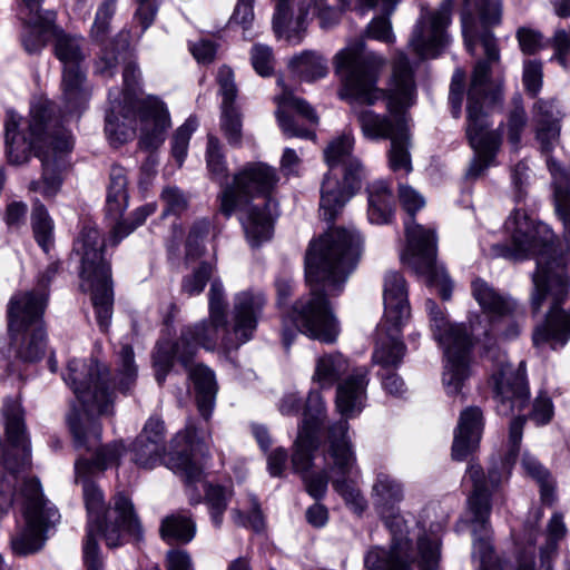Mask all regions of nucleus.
Wrapping results in <instances>:
<instances>
[{
  "label": "nucleus",
  "mask_w": 570,
  "mask_h": 570,
  "mask_svg": "<svg viewBox=\"0 0 570 570\" xmlns=\"http://www.w3.org/2000/svg\"><path fill=\"white\" fill-rule=\"evenodd\" d=\"M386 65L383 57L366 51L364 43L356 42L340 50L334 57L335 72L342 77L338 96L351 106H373L387 98L389 115L371 109L356 111V120L364 138L373 141L391 139L399 126H409L404 110L414 104L415 83L409 58L400 52L394 62L389 89L377 87V80Z\"/></svg>",
  "instance_id": "1"
},
{
  "label": "nucleus",
  "mask_w": 570,
  "mask_h": 570,
  "mask_svg": "<svg viewBox=\"0 0 570 570\" xmlns=\"http://www.w3.org/2000/svg\"><path fill=\"white\" fill-rule=\"evenodd\" d=\"M363 248L361 235L352 228H333L311 242L305 256L309 294L293 306L296 330L283 328V344L289 348L297 332L323 343H334L340 333L327 298L338 295L356 267Z\"/></svg>",
  "instance_id": "2"
},
{
  "label": "nucleus",
  "mask_w": 570,
  "mask_h": 570,
  "mask_svg": "<svg viewBox=\"0 0 570 570\" xmlns=\"http://www.w3.org/2000/svg\"><path fill=\"white\" fill-rule=\"evenodd\" d=\"M504 228L510 234L512 246L495 245L497 255L514 261L531 256L537 259V271L532 276V311L539 312L544 299L551 297L546 323L533 333V343L549 342L552 347L563 346L570 338V309L561 307L568 297L569 281L558 256L553 234L546 225L532 222L521 209L510 214Z\"/></svg>",
  "instance_id": "3"
},
{
  "label": "nucleus",
  "mask_w": 570,
  "mask_h": 570,
  "mask_svg": "<svg viewBox=\"0 0 570 570\" xmlns=\"http://www.w3.org/2000/svg\"><path fill=\"white\" fill-rule=\"evenodd\" d=\"M50 109L47 104L31 108L30 118L23 119L8 110L4 121L7 156L11 164L21 165L30 158L31 151L42 164L41 180L29 184L30 191H39L45 197L55 196L61 185L59 161L73 147L71 134L63 127L49 129Z\"/></svg>",
  "instance_id": "4"
},
{
  "label": "nucleus",
  "mask_w": 570,
  "mask_h": 570,
  "mask_svg": "<svg viewBox=\"0 0 570 570\" xmlns=\"http://www.w3.org/2000/svg\"><path fill=\"white\" fill-rule=\"evenodd\" d=\"M138 67L128 62L124 68V90L110 91V109L106 115L105 132L114 146H119L135 136L136 116L142 124L139 139L140 148L157 149L165 140V132L170 126L169 112L157 97L138 98Z\"/></svg>",
  "instance_id": "5"
},
{
  "label": "nucleus",
  "mask_w": 570,
  "mask_h": 570,
  "mask_svg": "<svg viewBox=\"0 0 570 570\" xmlns=\"http://www.w3.org/2000/svg\"><path fill=\"white\" fill-rule=\"evenodd\" d=\"M366 385L367 379L364 370L356 371L338 384L336 407L345 419L332 424L328 428L326 438L325 460L328 468L341 476L334 479L332 485L343 497L346 504L351 505L357 513H362L365 510L366 501L361 491L345 479L356 466V455L352 441L347 435V419L361 412Z\"/></svg>",
  "instance_id": "6"
},
{
  "label": "nucleus",
  "mask_w": 570,
  "mask_h": 570,
  "mask_svg": "<svg viewBox=\"0 0 570 570\" xmlns=\"http://www.w3.org/2000/svg\"><path fill=\"white\" fill-rule=\"evenodd\" d=\"M63 380L83 406V413L73 409L67 416L75 446L91 451L101 436V425L92 416L94 413L99 416L114 414V394L109 391V368L94 360L89 364L72 360L68 364Z\"/></svg>",
  "instance_id": "7"
},
{
  "label": "nucleus",
  "mask_w": 570,
  "mask_h": 570,
  "mask_svg": "<svg viewBox=\"0 0 570 570\" xmlns=\"http://www.w3.org/2000/svg\"><path fill=\"white\" fill-rule=\"evenodd\" d=\"M462 28L468 50L473 53L479 41L485 58L479 60L473 69L468 90V106H490L501 99L500 90L494 88L491 71L500 62V50L490 27L501 21L502 7L499 0H464Z\"/></svg>",
  "instance_id": "8"
},
{
  "label": "nucleus",
  "mask_w": 570,
  "mask_h": 570,
  "mask_svg": "<svg viewBox=\"0 0 570 570\" xmlns=\"http://www.w3.org/2000/svg\"><path fill=\"white\" fill-rule=\"evenodd\" d=\"M82 478L83 499L88 512L83 560L87 570H104L96 534H101L109 548H116L122 544L125 535L140 539L141 524L128 497L124 493L116 494L112 507L106 509L100 489L87 476Z\"/></svg>",
  "instance_id": "9"
},
{
  "label": "nucleus",
  "mask_w": 570,
  "mask_h": 570,
  "mask_svg": "<svg viewBox=\"0 0 570 570\" xmlns=\"http://www.w3.org/2000/svg\"><path fill=\"white\" fill-rule=\"evenodd\" d=\"M106 239L95 225H85L75 243L80 256V287L91 294L96 318L101 331H107L112 316V281L109 262L105 258Z\"/></svg>",
  "instance_id": "10"
},
{
  "label": "nucleus",
  "mask_w": 570,
  "mask_h": 570,
  "mask_svg": "<svg viewBox=\"0 0 570 570\" xmlns=\"http://www.w3.org/2000/svg\"><path fill=\"white\" fill-rule=\"evenodd\" d=\"M400 202L410 219L405 222V235L407 242L406 253L402 259L416 273L426 277L430 286H435L440 296L448 301L452 295V283L442 266L436 264V237L432 229L413 222V215L421 209L424 198L410 186H400Z\"/></svg>",
  "instance_id": "11"
},
{
  "label": "nucleus",
  "mask_w": 570,
  "mask_h": 570,
  "mask_svg": "<svg viewBox=\"0 0 570 570\" xmlns=\"http://www.w3.org/2000/svg\"><path fill=\"white\" fill-rule=\"evenodd\" d=\"M354 137L342 134L324 149L328 167L321 185V210L333 220L356 189L360 188L362 165L353 155Z\"/></svg>",
  "instance_id": "12"
},
{
  "label": "nucleus",
  "mask_w": 570,
  "mask_h": 570,
  "mask_svg": "<svg viewBox=\"0 0 570 570\" xmlns=\"http://www.w3.org/2000/svg\"><path fill=\"white\" fill-rule=\"evenodd\" d=\"M426 311L435 340L444 350L446 364L443 372V384L449 394H458L464 381L470 376L471 337L462 324L448 323L443 312L433 299H426Z\"/></svg>",
  "instance_id": "13"
},
{
  "label": "nucleus",
  "mask_w": 570,
  "mask_h": 570,
  "mask_svg": "<svg viewBox=\"0 0 570 570\" xmlns=\"http://www.w3.org/2000/svg\"><path fill=\"white\" fill-rule=\"evenodd\" d=\"M26 528L11 540L16 554L27 556L40 550L45 543L43 533L55 524L60 515L53 508L47 507L38 480H26L20 490Z\"/></svg>",
  "instance_id": "14"
},
{
  "label": "nucleus",
  "mask_w": 570,
  "mask_h": 570,
  "mask_svg": "<svg viewBox=\"0 0 570 570\" xmlns=\"http://www.w3.org/2000/svg\"><path fill=\"white\" fill-rule=\"evenodd\" d=\"M6 421V435L12 450H16L19 458L13 462V454L7 452L4 466L8 473L0 481V511L6 512L12 504L16 495V473L30 463V442L24 424V413L19 402L7 400L2 407Z\"/></svg>",
  "instance_id": "15"
},
{
  "label": "nucleus",
  "mask_w": 570,
  "mask_h": 570,
  "mask_svg": "<svg viewBox=\"0 0 570 570\" xmlns=\"http://www.w3.org/2000/svg\"><path fill=\"white\" fill-rule=\"evenodd\" d=\"M488 357L494 364L492 386L497 413L509 416L515 410L521 411L530 395L524 361H521L518 367H513L507 355L495 350H489Z\"/></svg>",
  "instance_id": "16"
},
{
  "label": "nucleus",
  "mask_w": 570,
  "mask_h": 570,
  "mask_svg": "<svg viewBox=\"0 0 570 570\" xmlns=\"http://www.w3.org/2000/svg\"><path fill=\"white\" fill-rule=\"evenodd\" d=\"M302 2L298 13L294 17L288 0H276V9L273 18V28L278 37H285L289 42L299 43L306 29V17L312 4L318 10L321 26L332 27L341 19L342 11L348 4V0H306Z\"/></svg>",
  "instance_id": "17"
},
{
  "label": "nucleus",
  "mask_w": 570,
  "mask_h": 570,
  "mask_svg": "<svg viewBox=\"0 0 570 570\" xmlns=\"http://www.w3.org/2000/svg\"><path fill=\"white\" fill-rule=\"evenodd\" d=\"M278 181L276 171L263 163L246 165L234 176L232 185L225 187L220 196V212L229 217L234 210L246 205L250 198H271V191Z\"/></svg>",
  "instance_id": "18"
},
{
  "label": "nucleus",
  "mask_w": 570,
  "mask_h": 570,
  "mask_svg": "<svg viewBox=\"0 0 570 570\" xmlns=\"http://www.w3.org/2000/svg\"><path fill=\"white\" fill-rule=\"evenodd\" d=\"M452 0H444L436 10L421 8L409 45L421 59L438 57L448 43L446 28L451 21Z\"/></svg>",
  "instance_id": "19"
},
{
  "label": "nucleus",
  "mask_w": 570,
  "mask_h": 570,
  "mask_svg": "<svg viewBox=\"0 0 570 570\" xmlns=\"http://www.w3.org/2000/svg\"><path fill=\"white\" fill-rule=\"evenodd\" d=\"M265 305L266 297L261 292L249 289L234 296L230 334L223 338L227 351L237 350L254 337Z\"/></svg>",
  "instance_id": "20"
},
{
  "label": "nucleus",
  "mask_w": 570,
  "mask_h": 570,
  "mask_svg": "<svg viewBox=\"0 0 570 570\" xmlns=\"http://www.w3.org/2000/svg\"><path fill=\"white\" fill-rule=\"evenodd\" d=\"M227 334H230L227 321L216 322L209 315L207 320L185 326L179 336V346L184 347L181 360L191 362L200 347L214 351Z\"/></svg>",
  "instance_id": "21"
},
{
  "label": "nucleus",
  "mask_w": 570,
  "mask_h": 570,
  "mask_svg": "<svg viewBox=\"0 0 570 570\" xmlns=\"http://www.w3.org/2000/svg\"><path fill=\"white\" fill-rule=\"evenodd\" d=\"M48 295L35 289L14 294L8 306V326L10 333H20L29 327L42 326L41 317Z\"/></svg>",
  "instance_id": "22"
},
{
  "label": "nucleus",
  "mask_w": 570,
  "mask_h": 570,
  "mask_svg": "<svg viewBox=\"0 0 570 570\" xmlns=\"http://www.w3.org/2000/svg\"><path fill=\"white\" fill-rule=\"evenodd\" d=\"M165 450L164 422L150 417L132 444V460L140 468L151 469L161 460Z\"/></svg>",
  "instance_id": "23"
},
{
  "label": "nucleus",
  "mask_w": 570,
  "mask_h": 570,
  "mask_svg": "<svg viewBox=\"0 0 570 570\" xmlns=\"http://www.w3.org/2000/svg\"><path fill=\"white\" fill-rule=\"evenodd\" d=\"M278 83L283 87L281 95L275 97L277 104L276 117L283 132L287 137H312L313 132L307 129L297 128L294 126L293 119L286 114L288 110H295L302 117L312 124L318 122V117L312 106L304 99L296 97L287 87L279 80Z\"/></svg>",
  "instance_id": "24"
},
{
  "label": "nucleus",
  "mask_w": 570,
  "mask_h": 570,
  "mask_svg": "<svg viewBox=\"0 0 570 570\" xmlns=\"http://www.w3.org/2000/svg\"><path fill=\"white\" fill-rule=\"evenodd\" d=\"M483 429L482 411L478 406L463 410L459 417L456 433L452 445V458L464 460L479 445Z\"/></svg>",
  "instance_id": "25"
},
{
  "label": "nucleus",
  "mask_w": 570,
  "mask_h": 570,
  "mask_svg": "<svg viewBox=\"0 0 570 570\" xmlns=\"http://www.w3.org/2000/svg\"><path fill=\"white\" fill-rule=\"evenodd\" d=\"M275 208L276 204L272 198L263 199L261 204L246 207L242 217V225L252 246H259L271 239Z\"/></svg>",
  "instance_id": "26"
},
{
  "label": "nucleus",
  "mask_w": 570,
  "mask_h": 570,
  "mask_svg": "<svg viewBox=\"0 0 570 570\" xmlns=\"http://www.w3.org/2000/svg\"><path fill=\"white\" fill-rule=\"evenodd\" d=\"M384 320L390 324H403L410 317L407 288L404 277L397 272H389L383 287Z\"/></svg>",
  "instance_id": "27"
},
{
  "label": "nucleus",
  "mask_w": 570,
  "mask_h": 570,
  "mask_svg": "<svg viewBox=\"0 0 570 570\" xmlns=\"http://www.w3.org/2000/svg\"><path fill=\"white\" fill-rule=\"evenodd\" d=\"M401 326L402 324H390L385 321L377 326L373 361L385 371L396 367L405 354V345L400 340Z\"/></svg>",
  "instance_id": "28"
},
{
  "label": "nucleus",
  "mask_w": 570,
  "mask_h": 570,
  "mask_svg": "<svg viewBox=\"0 0 570 570\" xmlns=\"http://www.w3.org/2000/svg\"><path fill=\"white\" fill-rule=\"evenodd\" d=\"M371 499L380 515H389L404 499L403 485L393 475L383 471L376 472L371 489Z\"/></svg>",
  "instance_id": "29"
},
{
  "label": "nucleus",
  "mask_w": 570,
  "mask_h": 570,
  "mask_svg": "<svg viewBox=\"0 0 570 570\" xmlns=\"http://www.w3.org/2000/svg\"><path fill=\"white\" fill-rule=\"evenodd\" d=\"M318 424L305 420L298 429L292 453V466L301 475L311 471L313 466V454L318 449Z\"/></svg>",
  "instance_id": "30"
},
{
  "label": "nucleus",
  "mask_w": 570,
  "mask_h": 570,
  "mask_svg": "<svg viewBox=\"0 0 570 570\" xmlns=\"http://www.w3.org/2000/svg\"><path fill=\"white\" fill-rule=\"evenodd\" d=\"M188 376L196 391V403L200 415L208 420L212 415L217 393L214 372L204 364H189Z\"/></svg>",
  "instance_id": "31"
},
{
  "label": "nucleus",
  "mask_w": 570,
  "mask_h": 570,
  "mask_svg": "<svg viewBox=\"0 0 570 570\" xmlns=\"http://www.w3.org/2000/svg\"><path fill=\"white\" fill-rule=\"evenodd\" d=\"M537 139L544 153L551 150L559 137V111L553 100H539L534 105Z\"/></svg>",
  "instance_id": "32"
},
{
  "label": "nucleus",
  "mask_w": 570,
  "mask_h": 570,
  "mask_svg": "<svg viewBox=\"0 0 570 570\" xmlns=\"http://www.w3.org/2000/svg\"><path fill=\"white\" fill-rule=\"evenodd\" d=\"M126 448L121 441H114L106 445L95 449L92 459H79L75 463L77 478L88 476L96 472H102L106 469L118 465Z\"/></svg>",
  "instance_id": "33"
},
{
  "label": "nucleus",
  "mask_w": 570,
  "mask_h": 570,
  "mask_svg": "<svg viewBox=\"0 0 570 570\" xmlns=\"http://www.w3.org/2000/svg\"><path fill=\"white\" fill-rule=\"evenodd\" d=\"M472 295L483 312L492 317L507 316L514 309V303L508 296L481 278L472 282Z\"/></svg>",
  "instance_id": "34"
},
{
  "label": "nucleus",
  "mask_w": 570,
  "mask_h": 570,
  "mask_svg": "<svg viewBox=\"0 0 570 570\" xmlns=\"http://www.w3.org/2000/svg\"><path fill=\"white\" fill-rule=\"evenodd\" d=\"M61 88L62 101L68 112L79 110L89 99L83 68L63 69Z\"/></svg>",
  "instance_id": "35"
},
{
  "label": "nucleus",
  "mask_w": 570,
  "mask_h": 570,
  "mask_svg": "<svg viewBox=\"0 0 570 570\" xmlns=\"http://www.w3.org/2000/svg\"><path fill=\"white\" fill-rule=\"evenodd\" d=\"M85 45V39L79 36L63 31L55 33L53 51L63 69L82 68L87 58Z\"/></svg>",
  "instance_id": "36"
},
{
  "label": "nucleus",
  "mask_w": 570,
  "mask_h": 570,
  "mask_svg": "<svg viewBox=\"0 0 570 570\" xmlns=\"http://www.w3.org/2000/svg\"><path fill=\"white\" fill-rule=\"evenodd\" d=\"M367 216L373 224H387L394 213V197L392 190L384 181L373 183L367 188Z\"/></svg>",
  "instance_id": "37"
},
{
  "label": "nucleus",
  "mask_w": 570,
  "mask_h": 570,
  "mask_svg": "<svg viewBox=\"0 0 570 570\" xmlns=\"http://www.w3.org/2000/svg\"><path fill=\"white\" fill-rule=\"evenodd\" d=\"M16 355L23 362H37L45 354V331L42 326L29 327L20 333H10Z\"/></svg>",
  "instance_id": "38"
},
{
  "label": "nucleus",
  "mask_w": 570,
  "mask_h": 570,
  "mask_svg": "<svg viewBox=\"0 0 570 570\" xmlns=\"http://www.w3.org/2000/svg\"><path fill=\"white\" fill-rule=\"evenodd\" d=\"M196 533V524L191 515L185 511H177L166 515L159 527V534L167 543H188Z\"/></svg>",
  "instance_id": "39"
},
{
  "label": "nucleus",
  "mask_w": 570,
  "mask_h": 570,
  "mask_svg": "<svg viewBox=\"0 0 570 570\" xmlns=\"http://www.w3.org/2000/svg\"><path fill=\"white\" fill-rule=\"evenodd\" d=\"M196 435L194 426H187L184 434H178L175 442L179 443L181 439L185 440L186 446L190 448L177 451L173 458L174 465L178 473H180L188 484L199 482L203 478V469L199 462L194 458L193 441Z\"/></svg>",
  "instance_id": "40"
},
{
  "label": "nucleus",
  "mask_w": 570,
  "mask_h": 570,
  "mask_svg": "<svg viewBox=\"0 0 570 570\" xmlns=\"http://www.w3.org/2000/svg\"><path fill=\"white\" fill-rule=\"evenodd\" d=\"M288 66L297 77L307 82L324 78L328 72L326 59L316 51L306 50L294 56Z\"/></svg>",
  "instance_id": "41"
},
{
  "label": "nucleus",
  "mask_w": 570,
  "mask_h": 570,
  "mask_svg": "<svg viewBox=\"0 0 570 570\" xmlns=\"http://www.w3.org/2000/svg\"><path fill=\"white\" fill-rule=\"evenodd\" d=\"M410 147V126H399L395 135L390 139L387 151L389 166L393 171L404 170L406 174L412 171Z\"/></svg>",
  "instance_id": "42"
},
{
  "label": "nucleus",
  "mask_w": 570,
  "mask_h": 570,
  "mask_svg": "<svg viewBox=\"0 0 570 570\" xmlns=\"http://www.w3.org/2000/svg\"><path fill=\"white\" fill-rule=\"evenodd\" d=\"M410 554L394 551L391 547L386 550L381 547L371 548L364 557L366 570H410Z\"/></svg>",
  "instance_id": "43"
},
{
  "label": "nucleus",
  "mask_w": 570,
  "mask_h": 570,
  "mask_svg": "<svg viewBox=\"0 0 570 570\" xmlns=\"http://www.w3.org/2000/svg\"><path fill=\"white\" fill-rule=\"evenodd\" d=\"M126 187L127 178L125 169L119 166L112 167L107 189V212L116 219L122 215L128 204Z\"/></svg>",
  "instance_id": "44"
},
{
  "label": "nucleus",
  "mask_w": 570,
  "mask_h": 570,
  "mask_svg": "<svg viewBox=\"0 0 570 570\" xmlns=\"http://www.w3.org/2000/svg\"><path fill=\"white\" fill-rule=\"evenodd\" d=\"M347 371V361L340 353L321 356L316 361L313 381L321 387H332Z\"/></svg>",
  "instance_id": "45"
},
{
  "label": "nucleus",
  "mask_w": 570,
  "mask_h": 570,
  "mask_svg": "<svg viewBox=\"0 0 570 570\" xmlns=\"http://www.w3.org/2000/svg\"><path fill=\"white\" fill-rule=\"evenodd\" d=\"M184 347L179 346V338L176 342L163 341L156 346L153 355L156 380L163 384L166 375L170 372L176 357L185 367L189 366L191 362H184L181 360V352Z\"/></svg>",
  "instance_id": "46"
},
{
  "label": "nucleus",
  "mask_w": 570,
  "mask_h": 570,
  "mask_svg": "<svg viewBox=\"0 0 570 570\" xmlns=\"http://www.w3.org/2000/svg\"><path fill=\"white\" fill-rule=\"evenodd\" d=\"M31 224L36 240L45 252H48L52 243L53 224L46 207L39 200L33 203Z\"/></svg>",
  "instance_id": "47"
},
{
  "label": "nucleus",
  "mask_w": 570,
  "mask_h": 570,
  "mask_svg": "<svg viewBox=\"0 0 570 570\" xmlns=\"http://www.w3.org/2000/svg\"><path fill=\"white\" fill-rule=\"evenodd\" d=\"M567 533V528L561 513L556 512L548 524L547 543L541 548L542 567L546 570L552 569V556L557 551L558 541Z\"/></svg>",
  "instance_id": "48"
},
{
  "label": "nucleus",
  "mask_w": 570,
  "mask_h": 570,
  "mask_svg": "<svg viewBox=\"0 0 570 570\" xmlns=\"http://www.w3.org/2000/svg\"><path fill=\"white\" fill-rule=\"evenodd\" d=\"M380 517L384 520L385 525L389 528L391 532V547L394 549V551L400 550L404 552L405 556L409 554L411 543L407 538L409 529L404 518L396 510L390 512L389 515Z\"/></svg>",
  "instance_id": "49"
},
{
  "label": "nucleus",
  "mask_w": 570,
  "mask_h": 570,
  "mask_svg": "<svg viewBox=\"0 0 570 570\" xmlns=\"http://www.w3.org/2000/svg\"><path fill=\"white\" fill-rule=\"evenodd\" d=\"M119 358V379L116 384L120 392L127 393L130 391L137 376L132 347L128 344L124 345L120 350Z\"/></svg>",
  "instance_id": "50"
},
{
  "label": "nucleus",
  "mask_w": 570,
  "mask_h": 570,
  "mask_svg": "<svg viewBox=\"0 0 570 570\" xmlns=\"http://www.w3.org/2000/svg\"><path fill=\"white\" fill-rule=\"evenodd\" d=\"M198 121L195 117H189L174 134L171 140V155L178 166H181L187 155L189 139L196 130Z\"/></svg>",
  "instance_id": "51"
},
{
  "label": "nucleus",
  "mask_w": 570,
  "mask_h": 570,
  "mask_svg": "<svg viewBox=\"0 0 570 570\" xmlns=\"http://www.w3.org/2000/svg\"><path fill=\"white\" fill-rule=\"evenodd\" d=\"M230 495L232 492L220 485L209 484L206 489L207 504L216 528H219L223 523V514L227 508Z\"/></svg>",
  "instance_id": "52"
},
{
  "label": "nucleus",
  "mask_w": 570,
  "mask_h": 570,
  "mask_svg": "<svg viewBox=\"0 0 570 570\" xmlns=\"http://www.w3.org/2000/svg\"><path fill=\"white\" fill-rule=\"evenodd\" d=\"M156 206L154 204L145 205L136 209L132 214L134 222L128 224L126 220L118 223L114 226L109 242L112 246H116L124 237L128 236L138 226H140L146 218L154 214Z\"/></svg>",
  "instance_id": "53"
},
{
  "label": "nucleus",
  "mask_w": 570,
  "mask_h": 570,
  "mask_svg": "<svg viewBox=\"0 0 570 570\" xmlns=\"http://www.w3.org/2000/svg\"><path fill=\"white\" fill-rule=\"evenodd\" d=\"M117 0H104L99 6L91 28V37L96 41H105L109 30L110 20L116 10Z\"/></svg>",
  "instance_id": "54"
},
{
  "label": "nucleus",
  "mask_w": 570,
  "mask_h": 570,
  "mask_svg": "<svg viewBox=\"0 0 570 570\" xmlns=\"http://www.w3.org/2000/svg\"><path fill=\"white\" fill-rule=\"evenodd\" d=\"M420 570H438L440 560V543L436 539L422 535L417 540Z\"/></svg>",
  "instance_id": "55"
},
{
  "label": "nucleus",
  "mask_w": 570,
  "mask_h": 570,
  "mask_svg": "<svg viewBox=\"0 0 570 570\" xmlns=\"http://www.w3.org/2000/svg\"><path fill=\"white\" fill-rule=\"evenodd\" d=\"M212 275L213 266L208 263H202L191 275L184 277L181 282V292L188 296L200 294Z\"/></svg>",
  "instance_id": "56"
},
{
  "label": "nucleus",
  "mask_w": 570,
  "mask_h": 570,
  "mask_svg": "<svg viewBox=\"0 0 570 570\" xmlns=\"http://www.w3.org/2000/svg\"><path fill=\"white\" fill-rule=\"evenodd\" d=\"M207 166L213 177L223 183L226 179V165L222 153L219 140L214 136H208L207 142Z\"/></svg>",
  "instance_id": "57"
},
{
  "label": "nucleus",
  "mask_w": 570,
  "mask_h": 570,
  "mask_svg": "<svg viewBox=\"0 0 570 570\" xmlns=\"http://www.w3.org/2000/svg\"><path fill=\"white\" fill-rule=\"evenodd\" d=\"M220 127L229 144L236 145L240 141L242 121L235 105L222 106Z\"/></svg>",
  "instance_id": "58"
},
{
  "label": "nucleus",
  "mask_w": 570,
  "mask_h": 570,
  "mask_svg": "<svg viewBox=\"0 0 570 570\" xmlns=\"http://www.w3.org/2000/svg\"><path fill=\"white\" fill-rule=\"evenodd\" d=\"M226 307L223 284L220 281L215 279L212 282L208 293L209 316L216 322L227 321Z\"/></svg>",
  "instance_id": "59"
},
{
  "label": "nucleus",
  "mask_w": 570,
  "mask_h": 570,
  "mask_svg": "<svg viewBox=\"0 0 570 570\" xmlns=\"http://www.w3.org/2000/svg\"><path fill=\"white\" fill-rule=\"evenodd\" d=\"M210 226L207 218H200L193 224L186 242L187 257L195 258L202 254L200 242L209 234Z\"/></svg>",
  "instance_id": "60"
},
{
  "label": "nucleus",
  "mask_w": 570,
  "mask_h": 570,
  "mask_svg": "<svg viewBox=\"0 0 570 570\" xmlns=\"http://www.w3.org/2000/svg\"><path fill=\"white\" fill-rule=\"evenodd\" d=\"M161 200L165 204L163 216L168 214L179 215L188 207V197L175 186H167L163 189Z\"/></svg>",
  "instance_id": "61"
},
{
  "label": "nucleus",
  "mask_w": 570,
  "mask_h": 570,
  "mask_svg": "<svg viewBox=\"0 0 570 570\" xmlns=\"http://www.w3.org/2000/svg\"><path fill=\"white\" fill-rule=\"evenodd\" d=\"M325 454L326 452L324 453V455ZM324 461L326 464V468L324 470L314 473H311L309 471L307 473L302 474L305 489L308 492V494L314 499H321L322 497H324L327 490V484L330 480L328 471L332 470L328 468L327 461L325 459Z\"/></svg>",
  "instance_id": "62"
},
{
  "label": "nucleus",
  "mask_w": 570,
  "mask_h": 570,
  "mask_svg": "<svg viewBox=\"0 0 570 570\" xmlns=\"http://www.w3.org/2000/svg\"><path fill=\"white\" fill-rule=\"evenodd\" d=\"M216 81L219 86V95L223 98L222 106L234 105L238 90L233 70L227 66H222L218 69Z\"/></svg>",
  "instance_id": "63"
},
{
  "label": "nucleus",
  "mask_w": 570,
  "mask_h": 570,
  "mask_svg": "<svg viewBox=\"0 0 570 570\" xmlns=\"http://www.w3.org/2000/svg\"><path fill=\"white\" fill-rule=\"evenodd\" d=\"M553 416V404L546 392H540L533 401L529 419L538 425L547 424Z\"/></svg>",
  "instance_id": "64"
}]
</instances>
